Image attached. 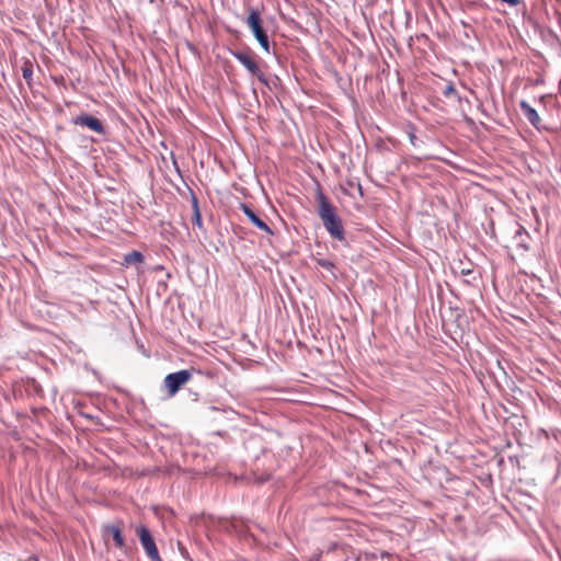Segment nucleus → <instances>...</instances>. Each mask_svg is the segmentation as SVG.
Wrapping results in <instances>:
<instances>
[{"mask_svg":"<svg viewBox=\"0 0 561 561\" xmlns=\"http://www.w3.org/2000/svg\"><path fill=\"white\" fill-rule=\"evenodd\" d=\"M192 207H193V213L194 211H199L198 199H197V197L195 196L194 193H192Z\"/></svg>","mask_w":561,"mask_h":561,"instance_id":"obj_18","label":"nucleus"},{"mask_svg":"<svg viewBox=\"0 0 561 561\" xmlns=\"http://www.w3.org/2000/svg\"><path fill=\"white\" fill-rule=\"evenodd\" d=\"M230 54L248 70V72L255 77L261 83H266V75L261 68V58L251 49L245 50H230Z\"/></svg>","mask_w":561,"mask_h":561,"instance_id":"obj_2","label":"nucleus"},{"mask_svg":"<svg viewBox=\"0 0 561 561\" xmlns=\"http://www.w3.org/2000/svg\"><path fill=\"white\" fill-rule=\"evenodd\" d=\"M144 260H145L144 254L136 250L128 252L124 255V264H126V265H136V264L142 263Z\"/></svg>","mask_w":561,"mask_h":561,"instance_id":"obj_11","label":"nucleus"},{"mask_svg":"<svg viewBox=\"0 0 561 561\" xmlns=\"http://www.w3.org/2000/svg\"><path fill=\"white\" fill-rule=\"evenodd\" d=\"M240 209L243 211V214L248 217V219L251 221L253 226L268 234H273V230L270 228V226L254 213L250 205L241 203Z\"/></svg>","mask_w":561,"mask_h":561,"instance_id":"obj_8","label":"nucleus"},{"mask_svg":"<svg viewBox=\"0 0 561 561\" xmlns=\"http://www.w3.org/2000/svg\"><path fill=\"white\" fill-rule=\"evenodd\" d=\"M318 216L330 237L337 241H345V230L336 207L330 202L321 188L317 191Z\"/></svg>","mask_w":561,"mask_h":561,"instance_id":"obj_1","label":"nucleus"},{"mask_svg":"<svg viewBox=\"0 0 561 561\" xmlns=\"http://www.w3.org/2000/svg\"><path fill=\"white\" fill-rule=\"evenodd\" d=\"M72 123L75 125L87 127L100 135L105 134V127H104L103 123L99 118L94 117L93 115L82 113V114L76 116L72 119Z\"/></svg>","mask_w":561,"mask_h":561,"instance_id":"obj_7","label":"nucleus"},{"mask_svg":"<svg viewBox=\"0 0 561 561\" xmlns=\"http://www.w3.org/2000/svg\"><path fill=\"white\" fill-rule=\"evenodd\" d=\"M121 524L122 522H118L116 524L103 525L102 536L106 542L111 537L114 541L115 547L127 554L131 550V547L125 540Z\"/></svg>","mask_w":561,"mask_h":561,"instance_id":"obj_5","label":"nucleus"},{"mask_svg":"<svg viewBox=\"0 0 561 561\" xmlns=\"http://www.w3.org/2000/svg\"><path fill=\"white\" fill-rule=\"evenodd\" d=\"M519 107L526 119L536 128L539 127L540 117L537 111L525 100L519 102Z\"/></svg>","mask_w":561,"mask_h":561,"instance_id":"obj_9","label":"nucleus"},{"mask_svg":"<svg viewBox=\"0 0 561 561\" xmlns=\"http://www.w3.org/2000/svg\"><path fill=\"white\" fill-rule=\"evenodd\" d=\"M261 48L266 53V54H270L271 53V44H270V39H268V36L263 38L262 41L259 42Z\"/></svg>","mask_w":561,"mask_h":561,"instance_id":"obj_15","label":"nucleus"},{"mask_svg":"<svg viewBox=\"0 0 561 561\" xmlns=\"http://www.w3.org/2000/svg\"><path fill=\"white\" fill-rule=\"evenodd\" d=\"M472 273H473V272H472V270H469V268H467V270H462V271H461V274H462V275H465V276H469V275H471Z\"/></svg>","mask_w":561,"mask_h":561,"instance_id":"obj_21","label":"nucleus"},{"mask_svg":"<svg viewBox=\"0 0 561 561\" xmlns=\"http://www.w3.org/2000/svg\"><path fill=\"white\" fill-rule=\"evenodd\" d=\"M193 224L198 226L199 228L203 227L201 211L193 213Z\"/></svg>","mask_w":561,"mask_h":561,"instance_id":"obj_16","label":"nucleus"},{"mask_svg":"<svg viewBox=\"0 0 561 561\" xmlns=\"http://www.w3.org/2000/svg\"><path fill=\"white\" fill-rule=\"evenodd\" d=\"M135 531L150 561H162L149 528L145 525H138L136 526Z\"/></svg>","mask_w":561,"mask_h":561,"instance_id":"obj_4","label":"nucleus"},{"mask_svg":"<svg viewBox=\"0 0 561 561\" xmlns=\"http://www.w3.org/2000/svg\"><path fill=\"white\" fill-rule=\"evenodd\" d=\"M276 80H278L277 77H275V80H270L267 77H266V83H263L267 89L270 90H273V88L276 87Z\"/></svg>","mask_w":561,"mask_h":561,"instance_id":"obj_17","label":"nucleus"},{"mask_svg":"<svg viewBox=\"0 0 561 561\" xmlns=\"http://www.w3.org/2000/svg\"><path fill=\"white\" fill-rule=\"evenodd\" d=\"M442 93L445 98L455 96L459 102H461V96L458 94L453 82H448V84H446V87L443 89Z\"/></svg>","mask_w":561,"mask_h":561,"instance_id":"obj_13","label":"nucleus"},{"mask_svg":"<svg viewBox=\"0 0 561 561\" xmlns=\"http://www.w3.org/2000/svg\"><path fill=\"white\" fill-rule=\"evenodd\" d=\"M268 481V477L261 479V482Z\"/></svg>","mask_w":561,"mask_h":561,"instance_id":"obj_22","label":"nucleus"},{"mask_svg":"<svg viewBox=\"0 0 561 561\" xmlns=\"http://www.w3.org/2000/svg\"><path fill=\"white\" fill-rule=\"evenodd\" d=\"M22 76L25 79V81L31 84V80L33 77V64L30 60H25L22 66Z\"/></svg>","mask_w":561,"mask_h":561,"instance_id":"obj_12","label":"nucleus"},{"mask_svg":"<svg viewBox=\"0 0 561 561\" xmlns=\"http://www.w3.org/2000/svg\"><path fill=\"white\" fill-rule=\"evenodd\" d=\"M501 1L511 7H516L519 3V0H501Z\"/></svg>","mask_w":561,"mask_h":561,"instance_id":"obj_20","label":"nucleus"},{"mask_svg":"<svg viewBox=\"0 0 561 561\" xmlns=\"http://www.w3.org/2000/svg\"><path fill=\"white\" fill-rule=\"evenodd\" d=\"M193 373L194 369H182L168 374L163 379V387L165 388L168 396L170 398L174 397L180 389L192 379Z\"/></svg>","mask_w":561,"mask_h":561,"instance_id":"obj_3","label":"nucleus"},{"mask_svg":"<svg viewBox=\"0 0 561 561\" xmlns=\"http://www.w3.org/2000/svg\"><path fill=\"white\" fill-rule=\"evenodd\" d=\"M409 138H410V142L413 147H417V142H419V138L413 134L411 133L409 135Z\"/></svg>","mask_w":561,"mask_h":561,"instance_id":"obj_19","label":"nucleus"},{"mask_svg":"<svg viewBox=\"0 0 561 561\" xmlns=\"http://www.w3.org/2000/svg\"><path fill=\"white\" fill-rule=\"evenodd\" d=\"M529 239L528 232L525 230L524 227L518 226L515 234H514V242L517 248H520L523 250H528V242Z\"/></svg>","mask_w":561,"mask_h":561,"instance_id":"obj_10","label":"nucleus"},{"mask_svg":"<svg viewBox=\"0 0 561 561\" xmlns=\"http://www.w3.org/2000/svg\"><path fill=\"white\" fill-rule=\"evenodd\" d=\"M245 23L257 42L267 37V33L262 25L261 14L256 9H249V15L245 20Z\"/></svg>","mask_w":561,"mask_h":561,"instance_id":"obj_6","label":"nucleus"},{"mask_svg":"<svg viewBox=\"0 0 561 561\" xmlns=\"http://www.w3.org/2000/svg\"><path fill=\"white\" fill-rule=\"evenodd\" d=\"M317 264L319 266H321L322 268L329 271V272H333V270L335 268V265L333 262L329 261V260H325V259H317L316 260Z\"/></svg>","mask_w":561,"mask_h":561,"instance_id":"obj_14","label":"nucleus"}]
</instances>
